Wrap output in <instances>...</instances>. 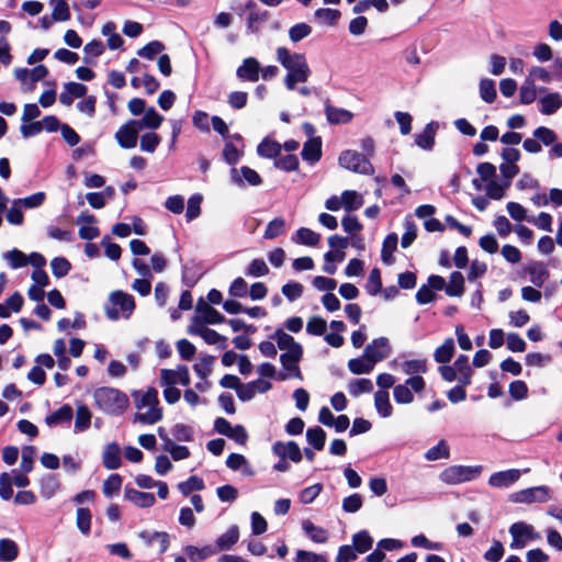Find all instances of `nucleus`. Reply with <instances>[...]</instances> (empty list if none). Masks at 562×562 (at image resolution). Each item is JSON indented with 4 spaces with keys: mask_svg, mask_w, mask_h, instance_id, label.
Listing matches in <instances>:
<instances>
[{
    "mask_svg": "<svg viewBox=\"0 0 562 562\" xmlns=\"http://www.w3.org/2000/svg\"><path fill=\"white\" fill-rule=\"evenodd\" d=\"M190 334L200 336L209 345H217L218 348H226V337L220 335L214 329H211L203 324H194L189 329Z\"/></svg>",
    "mask_w": 562,
    "mask_h": 562,
    "instance_id": "14",
    "label": "nucleus"
},
{
    "mask_svg": "<svg viewBox=\"0 0 562 562\" xmlns=\"http://www.w3.org/2000/svg\"><path fill=\"white\" fill-rule=\"evenodd\" d=\"M373 539L367 530L359 531L352 536V548L357 553H364L371 549Z\"/></svg>",
    "mask_w": 562,
    "mask_h": 562,
    "instance_id": "42",
    "label": "nucleus"
},
{
    "mask_svg": "<svg viewBox=\"0 0 562 562\" xmlns=\"http://www.w3.org/2000/svg\"><path fill=\"white\" fill-rule=\"evenodd\" d=\"M464 278L461 272L454 271L450 274L449 283L446 285V293L449 296H461L463 294Z\"/></svg>",
    "mask_w": 562,
    "mask_h": 562,
    "instance_id": "47",
    "label": "nucleus"
},
{
    "mask_svg": "<svg viewBox=\"0 0 562 562\" xmlns=\"http://www.w3.org/2000/svg\"><path fill=\"white\" fill-rule=\"evenodd\" d=\"M92 414L89 407L85 404L77 405L76 419H75V431L81 432L87 430L91 424Z\"/></svg>",
    "mask_w": 562,
    "mask_h": 562,
    "instance_id": "36",
    "label": "nucleus"
},
{
    "mask_svg": "<svg viewBox=\"0 0 562 562\" xmlns=\"http://www.w3.org/2000/svg\"><path fill=\"white\" fill-rule=\"evenodd\" d=\"M527 273L529 274L530 282L536 288H541L549 279V271L543 262L536 261L528 266Z\"/></svg>",
    "mask_w": 562,
    "mask_h": 562,
    "instance_id": "23",
    "label": "nucleus"
},
{
    "mask_svg": "<svg viewBox=\"0 0 562 562\" xmlns=\"http://www.w3.org/2000/svg\"><path fill=\"white\" fill-rule=\"evenodd\" d=\"M549 499V491L546 486H536L519 491L510 495L514 503H544Z\"/></svg>",
    "mask_w": 562,
    "mask_h": 562,
    "instance_id": "10",
    "label": "nucleus"
},
{
    "mask_svg": "<svg viewBox=\"0 0 562 562\" xmlns=\"http://www.w3.org/2000/svg\"><path fill=\"white\" fill-rule=\"evenodd\" d=\"M402 370L407 375H419V373H425L427 371L426 360L414 359L407 360L403 362Z\"/></svg>",
    "mask_w": 562,
    "mask_h": 562,
    "instance_id": "62",
    "label": "nucleus"
},
{
    "mask_svg": "<svg viewBox=\"0 0 562 562\" xmlns=\"http://www.w3.org/2000/svg\"><path fill=\"white\" fill-rule=\"evenodd\" d=\"M436 128L437 125L434 122L428 123L423 133L415 136L416 145L423 149H431L435 144Z\"/></svg>",
    "mask_w": 562,
    "mask_h": 562,
    "instance_id": "32",
    "label": "nucleus"
},
{
    "mask_svg": "<svg viewBox=\"0 0 562 562\" xmlns=\"http://www.w3.org/2000/svg\"><path fill=\"white\" fill-rule=\"evenodd\" d=\"M83 52H85V57H83L85 63L91 64L93 61V59L98 58L99 56H101L103 54V52H104L103 43L99 40H93V41L89 42L88 44H86V46L83 47Z\"/></svg>",
    "mask_w": 562,
    "mask_h": 562,
    "instance_id": "54",
    "label": "nucleus"
},
{
    "mask_svg": "<svg viewBox=\"0 0 562 562\" xmlns=\"http://www.w3.org/2000/svg\"><path fill=\"white\" fill-rule=\"evenodd\" d=\"M521 476L518 469H509L493 473L488 477V485L495 488H508L514 485Z\"/></svg>",
    "mask_w": 562,
    "mask_h": 562,
    "instance_id": "11",
    "label": "nucleus"
},
{
    "mask_svg": "<svg viewBox=\"0 0 562 562\" xmlns=\"http://www.w3.org/2000/svg\"><path fill=\"white\" fill-rule=\"evenodd\" d=\"M184 552L191 562H201L209 558L210 555L215 554L217 550L211 546H205L203 548L187 546Z\"/></svg>",
    "mask_w": 562,
    "mask_h": 562,
    "instance_id": "44",
    "label": "nucleus"
},
{
    "mask_svg": "<svg viewBox=\"0 0 562 562\" xmlns=\"http://www.w3.org/2000/svg\"><path fill=\"white\" fill-rule=\"evenodd\" d=\"M204 488V482L199 476L192 475L187 481L178 484V490L184 496H188L194 491H202Z\"/></svg>",
    "mask_w": 562,
    "mask_h": 562,
    "instance_id": "58",
    "label": "nucleus"
},
{
    "mask_svg": "<svg viewBox=\"0 0 562 562\" xmlns=\"http://www.w3.org/2000/svg\"><path fill=\"white\" fill-rule=\"evenodd\" d=\"M48 74V70L45 66L40 65L34 67L33 69L27 68H16L14 70L15 78L22 83L27 86V90H33L34 85L45 78Z\"/></svg>",
    "mask_w": 562,
    "mask_h": 562,
    "instance_id": "9",
    "label": "nucleus"
},
{
    "mask_svg": "<svg viewBox=\"0 0 562 562\" xmlns=\"http://www.w3.org/2000/svg\"><path fill=\"white\" fill-rule=\"evenodd\" d=\"M76 525L83 535H88L91 529V513L88 508L79 507L76 514Z\"/></svg>",
    "mask_w": 562,
    "mask_h": 562,
    "instance_id": "60",
    "label": "nucleus"
},
{
    "mask_svg": "<svg viewBox=\"0 0 562 562\" xmlns=\"http://www.w3.org/2000/svg\"><path fill=\"white\" fill-rule=\"evenodd\" d=\"M281 146L279 143L265 138L257 147L260 157L273 158L280 154Z\"/></svg>",
    "mask_w": 562,
    "mask_h": 562,
    "instance_id": "51",
    "label": "nucleus"
},
{
    "mask_svg": "<svg viewBox=\"0 0 562 562\" xmlns=\"http://www.w3.org/2000/svg\"><path fill=\"white\" fill-rule=\"evenodd\" d=\"M314 16L318 23L334 26L340 19L341 13L336 9L321 8L315 11Z\"/></svg>",
    "mask_w": 562,
    "mask_h": 562,
    "instance_id": "37",
    "label": "nucleus"
},
{
    "mask_svg": "<svg viewBox=\"0 0 562 562\" xmlns=\"http://www.w3.org/2000/svg\"><path fill=\"white\" fill-rule=\"evenodd\" d=\"M373 390V384L369 379L351 380L348 384L349 393L357 397L362 393H370Z\"/></svg>",
    "mask_w": 562,
    "mask_h": 562,
    "instance_id": "55",
    "label": "nucleus"
},
{
    "mask_svg": "<svg viewBox=\"0 0 562 562\" xmlns=\"http://www.w3.org/2000/svg\"><path fill=\"white\" fill-rule=\"evenodd\" d=\"M271 339L276 340L278 348L284 351L302 347L299 342L294 340V338L291 335L286 334L282 329H277L274 334L271 336Z\"/></svg>",
    "mask_w": 562,
    "mask_h": 562,
    "instance_id": "41",
    "label": "nucleus"
},
{
    "mask_svg": "<svg viewBox=\"0 0 562 562\" xmlns=\"http://www.w3.org/2000/svg\"><path fill=\"white\" fill-rule=\"evenodd\" d=\"M125 498L138 507H150L155 504L156 498L153 493L140 492L134 488L125 490Z\"/></svg>",
    "mask_w": 562,
    "mask_h": 562,
    "instance_id": "24",
    "label": "nucleus"
},
{
    "mask_svg": "<svg viewBox=\"0 0 562 562\" xmlns=\"http://www.w3.org/2000/svg\"><path fill=\"white\" fill-rule=\"evenodd\" d=\"M273 452L281 459H290L293 462L302 460V453L296 442L294 441H277L272 447Z\"/></svg>",
    "mask_w": 562,
    "mask_h": 562,
    "instance_id": "19",
    "label": "nucleus"
},
{
    "mask_svg": "<svg viewBox=\"0 0 562 562\" xmlns=\"http://www.w3.org/2000/svg\"><path fill=\"white\" fill-rule=\"evenodd\" d=\"M509 533L513 537L510 548L514 550L522 549L532 536V526L526 522H515L509 528Z\"/></svg>",
    "mask_w": 562,
    "mask_h": 562,
    "instance_id": "12",
    "label": "nucleus"
},
{
    "mask_svg": "<svg viewBox=\"0 0 562 562\" xmlns=\"http://www.w3.org/2000/svg\"><path fill=\"white\" fill-rule=\"evenodd\" d=\"M302 347L281 353L280 361L286 373H280L278 379L281 381H284L289 378L302 379L301 370L299 368V362L302 359Z\"/></svg>",
    "mask_w": 562,
    "mask_h": 562,
    "instance_id": "7",
    "label": "nucleus"
},
{
    "mask_svg": "<svg viewBox=\"0 0 562 562\" xmlns=\"http://www.w3.org/2000/svg\"><path fill=\"white\" fill-rule=\"evenodd\" d=\"M19 549L16 543L11 539L0 540V561L11 562L16 559Z\"/></svg>",
    "mask_w": 562,
    "mask_h": 562,
    "instance_id": "49",
    "label": "nucleus"
},
{
    "mask_svg": "<svg viewBox=\"0 0 562 562\" xmlns=\"http://www.w3.org/2000/svg\"><path fill=\"white\" fill-rule=\"evenodd\" d=\"M450 457V449L446 440L441 439L436 446L431 447L425 453L428 461H437L439 459H448Z\"/></svg>",
    "mask_w": 562,
    "mask_h": 562,
    "instance_id": "48",
    "label": "nucleus"
},
{
    "mask_svg": "<svg viewBox=\"0 0 562 562\" xmlns=\"http://www.w3.org/2000/svg\"><path fill=\"white\" fill-rule=\"evenodd\" d=\"M135 310L134 297L123 291H113L110 293L108 303L104 306L105 315L111 321L120 318H130Z\"/></svg>",
    "mask_w": 562,
    "mask_h": 562,
    "instance_id": "4",
    "label": "nucleus"
},
{
    "mask_svg": "<svg viewBox=\"0 0 562 562\" xmlns=\"http://www.w3.org/2000/svg\"><path fill=\"white\" fill-rule=\"evenodd\" d=\"M405 232L401 239V246L403 248L409 247L417 237V226L411 217H406L404 222Z\"/></svg>",
    "mask_w": 562,
    "mask_h": 562,
    "instance_id": "61",
    "label": "nucleus"
},
{
    "mask_svg": "<svg viewBox=\"0 0 562 562\" xmlns=\"http://www.w3.org/2000/svg\"><path fill=\"white\" fill-rule=\"evenodd\" d=\"M302 528L310 539L316 543H324L328 539L327 531L322 527L315 526L310 520H304L302 522Z\"/></svg>",
    "mask_w": 562,
    "mask_h": 562,
    "instance_id": "40",
    "label": "nucleus"
},
{
    "mask_svg": "<svg viewBox=\"0 0 562 562\" xmlns=\"http://www.w3.org/2000/svg\"><path fill=\"white\" fill-rule=\"evenodd\" d=\"M546 88L537 89L536 83L531 82V79L525 80L519 89V99L522 104H531L536 99L538 93H544Z\"/></svg>",
    "mask_w": 562,
    "mask_h": 562,
    "instance_id": "28",
    "label": "nucleus"
},
{
    "mask_svg": "<svg viewBox=\"0 0 562 562\" xmlns=\"http://www.w3.org/2000/svg\"><path fill=\"white\" fill-rule=\"evenodd\" d=\"M374 407L378 414L387 418L393 414V407L390 402V395L387 391H376L374 394Z\"/></svg>",
    "mask_w": 562,
    "mask_h": 562,
    "instance_id": "27",
    "label": "nucleus"
},
{
    "mask_svg": "<svg viewBox=\"0 0 562 562\" xmlns=\"http://www.w3.org/2000/svg\"><path fill=\"white\" fill-rule=\"evenodd\" d=\"M454 353V341L452 338H447L441 346L434 352V359L438 363H448Z\"/></svg>",
    "mask_w": 562,
    "mask_h": 562,
    "instance_id": "38",
    "label": "nucleus"
},
{
    "mask_svg": "<svg viewBox=\"0 0 562 562\" xmlns=\"http://www.w3.org/2000/svg\"><path fill=\"white\" fill-rule=\"evenodd\" d=\"M277 60L288 70L284 78L286 89L294 90L299 82H306L311 70L303 54L292 53L285 47L277 49Z\"/></svg>",
    "mask_w": 562,
    "mask_h": 562,
    "instance_id": "2",
    "label": "nucleus"
},
{
    "mask_svg": "<svg viewBox=\"0 0 562 562\" xmlns=\"http://www.w3.org/2000/svg\"><path fill=\"white\" fill-rule=\"evenodd\" d=\"M115 139L122 148L131 149L137 144L135 131H132L126 124H123L115 133Z\"/></svg>",
    "mask_w": 562,
    "mask_h": 562,
    "instance_id": "33",
    "label": "nucleus"
},
{
    "mask_svg": "<svg viewBox=\"0 0 562 562\" xmlns=\"http://www.w3.org/2000/svg\"><path fill=\"white\" fill-rule=\"evenodd\" d=\"M325 114L330 124H347L353 119V114L350 111L330 104L325 106Z\"/></svg>",
    "mask_w": 562,
    "mask_h": 562,
    "instance_id": "25",
    "label": "nucleus"
},
{
    "mask_svg": "<svg viewBox=\"0 0 562 562\" xmlns=\"http://www.w3.org/2000/svg\"><path fill=\"white\" fill-rule=\"evenodd\" d=\"M271 386L272 385L270 382L258 379L256 381L243 384L238 390V397L240 401L247 402L252 400L257 393H266L271 389Z\"/></svg>",
    "mask_w": 562,
    "mask_h": 562,
    "instance_id": "17",
    "label": "nucleus"
},
{
    "mask_svg": "<svg viewBox=\"0 0 562 562\" xmlns=\"http://www.w3.org/2000/svg\"><path fill=\"white\" fill-rule=\"evenodd\" d=\"M481 472V465H450L440 473L439 477L448 485H458L476 479Z\"/></svg>",
    "mask_w": 562,
    "mask_h": 562,
    "instance_id": "5",
    "label": "nucleus"
},
{
    "mask_svg": "<svg viewBox=\"0 0 562 562\" xmlns=\"http://www.w3.org/2000/svg\"><path fill=\"white\" fill-rule=\"evenodd\" d=\"M132 397L137 409L135 422L153 425L162 419V408L159 405L158 391L155 387L134 391Z\"/></svg>",
    "mask_w": 562,
    "mask_h": 562,
    "instance_id": "1",
    "label": "nucleus"
},
{
    "mask_svg": "<svg viewBox=\"0 0 562 562\" xmlns=\"http://www.w3.org/2000/svg\"><path fill=\"white\" fill-rule=\"evenodd\" d=\"M164 121V116L160 115L154 108H149L144 112L142 123L146 125V128L157 130Z\"/></svg>",
    "mask_w": 562,
    "mask_h": 562,
    "instance_id": "64",
    "label": "nucleus"
},
{
    "mask_svg": "<svg viewBox=\"0 0 562 562\" xmlns=\"http://www.w3.org/2000/svg\"><path fill=\"white\" fill-rule=\"evenodd\" d=\"M12 269H19L27 265V256L19 249H12L2 255Z\"/></svg>",
    "mask_w": 562,
    "mask_h": 562,
    "instance_id": "53",
    "label": "nucleus"
},
{
    "mask_svg": "<svg viewBox=\"0 0 562 562\" xmlns=\"http://www.w3.org/2000/svg\"><path fill=\"white\" fill-rule=\"evenodd\" d=\"M196 308L207 324H221L225 321V317L218 311L207 305L202 299L199 301Z\"/></svg>",
    "mask_w": 562,
    "mask_h": 562,
    "instance_id": "35",
    "label": "nucleus"
},
{
    "mask_svg": "<svg viewBox=\"0 0 562 562\" xmlns=\"http://www.w3.org/2000/svg\"><path fill=\"white\" fill-rule=\"evenodd\" d=\"M239 538V530L237 526H232L225 533L220 536L216 540V550L231 549Z\"/></svg>",
    "mask_w": 562,
    "mask_h": 562,
    "instance_id": "45",
    "label": "nucleus"
},
{
    "mask_svg": "<svg viewBox=\"0 0 562 562\" xmlns=\"http://www.w3.org/2000/svg\"><path fill=\"white\" fill-rule=\"evenodd\" d=\"M306 440L316 450H322L326 441V432L321 427L308 428Z\"/></svg>",
    "mask_w": 562,
    "mask_h": 562,
    "instance_id": "52",
    "label": "nucleus"
},
{
    "mask_svg": "<svg viewBox=\"0 0 562 562\" xmlns=\"http://www.w3.org/2000/svg\"><path fill=\"white\" fill-rule=\"evenodd\" d=\"M59 488V482L54 475H47L41 480L40 491L45 499L52 498Z\"/></svg>",
    "mask_w": 562,
    "mask_h": 562,
    "instance_id": "50",
    "label": "nucleus"
},
{
    "mask_svg": "<svg viewBox=\"0 0 562 562\" xmlns=\"http://www.w3.org/2000/svg\"><path fill=\"white\" fill-rule=\"evenodd\" d=\"M87 87L79 82H68L64 86V91L59 94V101L69 106L75 98H82L87 93Z\"/></svg>",
    "mask_w": 562,
    "mask_h": 562,
    "instance_id": "22",
    "label": "nucleus"
},
{
    "mask_svg": "<svg viewBox=\"0 0 562 562\" xmlns=\"http://www.w3.org/2000/svg\"><path fill=\"white\" fill-rule=\"evenodd\" d=\"M391 352L389 339L380 337L373 339L364 348L363 355L375 366L378 362L384 360Z\"/></svg>",
    "mask_w": 562,
    "mask_h": 562,
    "instance_id": "8",
    "label": "nucleus"
},
{
    "mask_svg": "<svg viewBox=\"0 0 562 562\" xmlns=\"http://www.w3.org/2000/svg\"><path fill=\"white\" fill-rule=\"evenodd\" d=\"M342 207L347 212L357 211L363 204L362 196L352 190H346L341 193Z\"/></svg>",
    "mask_w": 562,
    "mask_h": 562,
    "instance_id": "43",
    "label": "nucleus"
},
{
    "mask_svg": "<svg viewBox=\"0 0 562 562\" xmlns=\"http://www.w3.org/2000/svg\"><path fill=\"white\" fill-rule=\"evenodd\" d=\"M348 369L353 374H367L372 372L374 364L363 355L361 358L350 359Z\"/></svg>",
    "mask_w": 562,
    "mask_h": 562,
    "instance_id": "46",
    "label": "nucleus"
},
{
    "mask_svg": "<svg viewBox=\"0 0 562 562\" xmlns=\"http://www.w3.org/2000/svg\"><path fill=\"white\" fill-rule=\"evenodd\" d=\"M292 239L296 244L316 246L321 240V235L310 228L301 227L296 231L295 236Z\"/></svg>",
    "mask_w": 562,
    "mask_h": 562,
    "instance_id": "39",
    "label": "nucleus"
},
{
    "mask_svg": "<svg viewBox=\"0 0 562 562\" xmlns=\"http://www.w3.org/2000/svg\"><path fill=\"white\" fill-rule=\"evenodd\" d=\"M53 7L52 19L54 21H68L70 19V12L68 3L64 0H50Z\"/></svg>",
    "mask_w": 562,
    "mask_h": 562,
    "instance_id": "57",
    "label": "nucleus"
},
{
    "mask_svg": "<svg viewBox=\"0 0 562 562\" xmlns=\"http://www.w3.org/2000/svg\"><path fill=\"white\" fill-rule=\"evenodd\" d=\"M322 156V143L319 138H312L307 140L302 150V157L304 160L312 164L319 160Z\"/></svg>",
    "mask_w": 562,
    "mask_h": 562,
    "instance_id": "30",
    "label": "nucleus"
},
{
    "mask_svg": "<svg viewBox=\"0 0 562 562\" xmlns=\"http://www.w3.org/2000/svg\"><path fill=\"white\" fill-rule=\"evenodd\" d=\"M339 165L350 171L371 175L373 173V167L364 155L356 150H345L339 156Z\"/></svg>",
    "mask_w": 562,
    "mask_h": 562,
    "instance_id": "6",
    "label": "nucleus"
},
{
    "mask_svg": "<svg viewBox=\"0 0 562 562\" xmlns=\"http://www.w3.org/2000/svg\"><path fill=\"white\" fill-rule=\"evenodd\" d=\"M72 418V408L65 404L57 411L53 412L45 418V423L49 426H57L59 424L69 423Z\"/></svg>",
    "mask_w": 562,
    "mask_h": 562,
    "instance_id": "31",
    "label": "nucleus"
},
{
    "mask_svg": "<svg viewBox=\"0 0 562 562\" xmlns=\"http://www.w3.org/2000/svg\"><path fill=\"white\" fill-rule=\"evenodd\" d=\"M77 225H79V237L85 240H92L100 235L99 228L94 225L97 223V218L94 215L89 213H81L77 220Z\"/></svg>",
    "mask_w": 562,
    "mask_h": 562,
    "instance_id": "13",
    "label": "nucleus"
},
{
    "mask_svg": "<svg viewBox=\"0 0 562 562\" xmlns=\"http://www.w3.org/2000/svg\"><path fill=\"white\" fill-rule=\"evenodd\" d=\"M95 405L105 414L121 415L128 406L125 393L113 387H99L93 392Z\"/></svg>",
    "mask_w": 562,
    "mask_h": 562,
    "instance_id": "3",
    "label": "nucleus"
},
{
    "mask_svg": "<svg viewBox=\"0 0 562 562\" xmlns=\"http://www.w3.org/2000/svg\"><path fill=\"white\" fill-rule=\"evenodd\" d=\"M231 178L232 181L237 186H244L247 183L249 186L257 187L262 182L259 173L247 166H243L239 169L233 168L231 170Z\"/></svg>",
    "mask_w": 562,
    "mask_h": 562,
    "instance_id": "15",
    "label": "nucleus"
},
{
    "mask_svg": "<svg viewBox=\"0 0 562 562\" xmlns=\"http://www.w3.org/2000/svg\"><path fill=\"white\" fill-rule=\"evenodd\" d=\"M260 64L255 57H247L236 70V76L243 81L256 82L260 78Z\"/></svg>",
    "mask_w": 562,
    "mask_h": 562,
    "instance_id": "16",
    "label": "nucleus"
},
{
    "mask_svg": "<svg viewBox=\"0 0 562 562\" xmlns=\"http://www.w3.org/2000/svg\"><path fill=\"white\" fill-rule=\"evenodd\" d=\"M393 396L397 404H411L414 401V394L405 382L394 386Z\"/></svg>",
    "mask_w": 562,
    "mask_h": 562,
    "instance_id": "63",
    "label": "nucleus"
},
{
    "mask_svg": "<svg viewBox=\"0 0 562 562\" xmlns=\"http://www.w3.org/2000/svg\"><path fill=\"white\" fill-rule=\"evenodd\" d=\"M139 538L146 546L157 547L159 553L166 552L170 543L167 532L144 530L139 532Z\"/></svg>",
    "mask_w": 562,
    "mask_h": 562,
    "instance_id": "18",
    "label": "nucleus"
},
{
    "mask_svg": "<svg viewBox=\"0 0 562 562\" xmlns=\"http://www.w3.org/2000/svg\"><path fill=\"white\" fill-rule=\"evenodd\" d=\"M102 462L108 470L119 469L122 464L121 448L116 442L108 443L102 453Z\"/></svg>",
    "mask_w": 562,
    "mask_h": 562,
    "instance_id": "21",
    "label": "nucleus"
},
{
    "mask_svg": "<svg viewBox=\"0 0 562 562\" xmlns=\"http://www.w3.org/2000/svg\"><path fill=\"white\" fill-rule=\"evenodd\" d=\"M539 99V111L543 115H552L562 108V95L559 92H544Z\"/></svg>",
    "mask_w": 562,
    "mask_h": 562,
    "instance_id": "20",
    "label": "nucleus"
},
{
    "mask_svg": "<svg viewBox=\"0 0 562 562\" xmlns=\"http://www.w3.org/2000/svg\"><path fill=\"white\" fill-rule=\"evenodd\" d=\"M532 136L535 138H537L539 140V143L544 146H551L558 139L557 133L553 130L546 127V126L537 127L533 131Z\"/></svg>",
    "mask_w": 562,
    "mask_h": 562,
    "instance_id": "59",
    "label": "nucleus"
},
{
    "mask_svg": "<svg viewBox=\"0 0 562 562\" xmlns=\"http://www.w3.org/2000/svg\"><path fill=\"white\" fill-rule=\"evenodd\" d=\"M398 244L397 234H389L382 245L381 259L385 265H392L394 262L393 252L396 250Z\"/></svg>",
    "mask_w": 562,
    "mask_h": 562,
    "instance_id": "34",
    "label": "nucleus"
},
{
    "mask_svg": "<svg viewBox=\"0 0 562 562\" xmlns=\"http://www.w3.org/2000/svg\"><path fill=\"white\" fill-rule=\"evenodd\" d=\"M456 371L459 372L458 382L462 385L471 384L472 369L469 366V358L460 355L454 361Z\"/></svg>",
    "mask_w": 562,
    "mask_h": 562,
    "instance_id": "29",
    "label": "nucleus"
},
{
    "mask_svg": "<svg viewBox=\"0 0 562 562\" xmlns=\"http://www.w3.org/2000/svg\"><path fill=\"white\" fill-rule=\"evenodd\" d=\"M122 486V477L120 474H111L102 485V492L103 494L111 498L114 495H116Z\"/></svg>",
    "mask_w": 562,
    "mask_h": 562,
    "instance_id": "56",
    "label": "nucleus"
},
{
    "mask_svg": "<svg viewBox=\"0 0 562 562\" xmlns=\"http://www.w3.org/2000/svg\"><path fill=\"white\" fill-rule=\"evenodd\" d=\"M226 465L233 470H240L246 476H252L255 474L248 460L239 453H231L226 459Z\"/></svg>",
    "mask_w": 562,
    "mask_h": 562,
    "instance_id": "26",
    "label": "nucleus"
}]
</instances>
